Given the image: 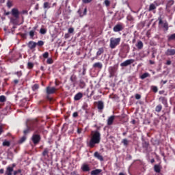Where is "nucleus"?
Masks as SVG:
<instances>
[{
	"label": "nucleus",
	"mask_w": 175,
	"mask_h": 175,
	"mask_svg": "<svg viewBox=\"0 0 175 175\" xmlns=\"http://www.w3.org/2000/svg\"><path fill=\"white\" fill-rule=\"evenodd\" d=\"M5 170H3V169H1L0 170V174H3Z\"/></svg>",
	"instance_id": "obj_63"
},
{
	"label": "nucleus",
	"mask_w": 175,
	"mask_h": 175,
	"mask_svg": "<svg viewBox=\"0 0 175 175\" xmlns=\"http://www.w3.org/2000/svg\"><path fill=\"white\" fill-rule=\"evenodd\" d=\"M168 40H175V33L172 34L171 36H168Z\"/></svg>",
	"instance_id": "obj_31"
},
{
	"label": "nucleus",
	"mask_w": 175,
	"mask_h": 175,
	"mask_svg": "<svg viewBox=\"0 0 175 175\" xmlns=\"http://www.w3.org/2000/svg\"><path fill=\"white\" fill-rule=\"evenodd\" d=\"M46 32H47L46 29L41 28L40 30V33H42V35H44L46 33Z\"/></svg>",
	"instance_id": "obj_42"
},
{
	"label": "nucleus",
	"mask_w": 175,
	"mask_h": 175,
	"mask_svg": "<svg viewBox=\"0 0 175 175\" xmlns=\"http://www.w3.org/2000/svg\"><path fill=\"white\" fill-rule=\"evenodd\" d=\"M77 132V133H78L79 135H80V133H81V132H83V129H80V128H78Z\"/></svg>",
	"instance_id": "obj_55"
},
{
	"label": "nucleus",
	"mask_w": 175,
	"mask_h": 175,
	"mask_svg": "<svg viewBox=\"0 0 175 175\" xmlns=\"http://www.w3.org/2000/svg\"><path fill=\"white\" fill-rule=\"evenodd\" d=\"M154 170L156 173H161V165H154Z\"/></svg>",
	"instance_id": "obj_21"
},
{
	"label": "nucleus",
	"mask_w": 175,
	"mask_h": 175,
	"mask_svg": "<svg viewBox=\"0 0 175 175\" xmlns=\"http://www.w3.org/2000/svg\"><path fill=\"white\" fill-rule=\"evenodd\" d=\"M73 32H75V29H73V27L68 29V33H73Z\"/></svg>",
	"instance_id": "obj_49"
},
{
	"label": "nucleus",
	"mask_w": 175,
	"mask_h": 175,
	"mask_svg": "<svg viewBox=\"0 0 175 175\" xmlns=\"http://www.w3.org/2000/svg\"><path fill=\"white\" fill-rule=\"evenodd\" d=\"M133 62H135V59H127L124 62L121 63L120 66L122 67L129 66V65H131V64H133Z\"/></svg>",
	"instance_id": "obj_7"
},
{
	"label": "nucleus",
	"mask_w": 175,
	"mask_h": 175,
	"mask_svg": "<svg viewBox=\"0 0 175 175\" xmlns=\"http://www.w3.org/2000/svg\"><path fill=\"white\" fill-rule=\"evenodd\" d=\"M100 127H98L97 130L92 131V137L89 142V147L93 148L95 147V144H99L100 143V133L99 132Z\"/></svg>",
	"instance_id": "obj_1"
},
{
	"label": "nucleus",
	"mask_w": 175,
	"mask_h": 175,
	"mask_svg": "<svg viewBox=\"0 0 175 175\" xmlns=\"http://www.w3.org/2000/svg\"><path fill=\"white\" fill-rule=\"evenodd\" d=\"M82 98H83V94L79 92L75 96L74 99L75 100H80V99Z\"/></svg>",
	"instance_id": "obj_16"
},
{
	"label": "nucleus",
	"mask_w": 175,
	"mask_h": 175,
	"mask_svg": "<svg viewBox=\"0 0 175 175\" xmlns=\"http://www.w3.org/2000/svg\"><path fill=\"white\" fill-rule=\"evenodd\" d=\"M3 147H10V142L5 140L3 142Z\"/></svg>",
	"instance_id": "obj_30"
},
{
	"label": "nucleus",
	"mask_w": 175,
	"mask_h": 175,
	"mask_svg": "<svg viewBox=\"0 0 175 175\" xmlns=\"http://www.w3.org/2000/svg\"><path fill=\"white\" fill-rule=\"evenodd\" d=\"M140 98H142V96L140 94H135V99L139 100L140 99Z\"/></svg>",
	"instance_id": "obj_54"
},
{
	"label": "nucleus",
	"mask_w": 175,
	"mask_h": 175,
	"mask_svg": "<svg viewBox=\"0 0 175 175\" xmlns=\"http://www.w3.org/2000/svg\"><path fill=\"white\" fill-rule=\"evenodd\" d=\"M25 140H27V137L23 136V137H22L19 139L18 143H20V144L24 143V142H25Z\"/></svg>",
	"instance_id": "obj_35"
},
{
	"label": "nucleus",
	"mask_w": 175,
	"mask_h": 175,
	"mask_svg": "<svg viewBox=\"0 0 175 175\" xmlns=\"http://www.w3.org/2000/svg\"><path fill=\"white\" fill-rule=\"evenodd\" d=\"M142 147L146 150V151L148 150V147H150V142L147 141H143Z\"/></svg>",
	"instance_id": "obj_11"
},
{
	"label": "nucleus",
	"mask_w": 175,
	"mask_h": 175,
	"mask_svg": "<svg viewBox=\"0 0 175 175\" xmlns=\"http://www.w3.org/2000/svg\"><path fill=\"white\" fill-rule=\"evenodd\" d=\"M29 35L30 38H33V36H35V30L30 31Z\"/></svg>",
	"instance_id": "obj_38"
},
{
	"label": "nucleus",
	"mask_w": 175,
	"mask_h": 175,
	"mask_svg": "<svg viewBox=\"0 0 175 175\" xmlns=\"http://www.w3.org/2000/svg\"><path fill=\"white\" fill-rule=\"evenodd\" d=\"M157 9V6L154 3H151L149 6V12H152V10H155Z\"/></svg>",
	"instance_id": "obj_26"
},
{
	"label": "nucleus",
	"mask_w": 175,
	"mask_h": 175,
	"mask_svg": "<svg viewBox=\"0 0 175 175\" xmlns=\"http://www.w3.org/2000/svg\"><path fill=\"white\" fill-rule=\"evenodd\" d=\"M103 107H105L103 102V101H98V110H103Z\"/></svg>",
	"instance_id": "obj_20"
},
{
	"label": "nucleus",
	"mask_w": 175,
	"mask_h": 175,
	"mask_svg": "<svg viewBox=\"0 0 175 175\" xmlns=\"http://www.w3.org/2000/svg\"><path fill=\"white\" fill-rule=\"evenodd\" d=\"M122 143L124 144V146H128V144H129V141H128L126 139H122Z\"/></svg>",
	"instance_id": "obj_33"
},
{
	"label": "nucleus",
	"mask_w": 175,
	"mask_h": 175,
	"mask_svg": "<svg viewBox=\"0 0 175 175\" xmlns=\"http://www.w3.org/2000/svg\"><path fill=\"white\" fill-rule=\"evenodd\" d=\"M7 6L9 9H10V8H12V6H13V3L12 1H10V0H8L7 2Z\"/></svg>",
	"instance_id": "obj_36"
},
{
	"label": "nucleus",
	"mask_w": 175,
	"mask_h": 175,
	"mask_svg": "<svg viewBox=\"0 0 175 175\" xmlns=\"http://www.w3.org/2000/svg\"><path fill=\"white\" fill-rule=\"evenodd\" d=\"M22 14H28V11H27V10H23V11H22Z\"/></svg>",
	"instance_id": "obj_59"
},
{
	"label": "nucleus",
	"mask_w": 175,
	"mask_h": 175,
	"mask_svg": "<svg viewBox=\"0 0 175 175\" xmlns=\"http://www.w3.org/2000/svg\"><path fill=\"white\" fill-rule=\"evenodd\" d=\"M81 169L83 172H90V167L87 164H83Z\"/></svg>",
	"instance_id": "obj_19"
},
{
	"label": "nucleus",
	"mask_w": 175,
	"mask_h": 175,
	"mask_svg": "<svg viewBox=\"0 0 175 175\" xmlns=\"http://www.w3.org/2000/svg\"><path fill=\"white\" fill-rule=\"evenodd\" d=\"M49 152H50V149H49V148H44V151L42 153V157H49Z\"/></svg>",
	"instance_id": "obj_13"
},
{
	"label": "nucleus",
	"mask_w": 175,
	"mask_h": 175,
	"mask_svg": "<svg viewBox=\"0 0 175 175\" xmlns=\"http://www.w3.org/2000/svg\"><path fill=\"white\" fill-rule=\"evenodd\" d=\"M44 9H50V3L49 2L44 3Z\"/></svg>",
	"instance_id": "obj_32"
},
{
	"label": "nucleus",
	"mask_w": 175,
	"mask_h": 175,
	"mask_svg": "<svg viewBox=\"0 0 175 175\" xmlns=\"http://www.w3.org/2000/svg\"><path fill=\"white\" fill-rule=\"evenodd\" d=\"M46 63L47 64H53V59H51V58H49V59H47V60H46Z\"/></svg>",
	"instance_id": "obj_53"
},
{
	"label": "nucleus",
	"mask_w": 175,
	"mask_h": 175,
	"mask_svg": "<svg viewBox=\"0 0 175 175\" xmlns=\"http://www.w3.org/2000/svg\"><path fill=\"white\" fill-rule=\"evenodd\" d=\"M153 92H158V88L157 86H152Z\"/></svg>",
	"instance_id": "obj_45"
},
{
	"label": "nucleus",
	"mask_w": 175,
	"mask_h": 175,
	"mask_svg": "<svg viewBox=\"0 0 175 175\" xmlns=\"http://www.w3.org/2000/svg\"><path fill=\"white\" fill-rule=\"evenodd\" d=\"M13 167H8L6 170H5V174L6 175H12L13 173Z\"/></svg>",
	"instance_id": "obj_12"
},
{
	"label": "nucleus",
	"mask_w": 175,
	"mask_h": 175,
	"mask_svg": "<svg viewBox=\"0 0 175 175\" xmlns=\"http://www.w3.org/2000/svg\"><path fill=\"white\" fill-rule=\"evenodd\" d=\"M105 53V49L103 48L98 49V51L96 53L97 57H99L101 54H103Z\"/></svg>",
	"instance_id": "obj_23"
},
{
	"label": "nucleus",
	"mask_w": 175,
	"mask_h": 175,
	"mask_svg": "<svg viewBox=\"0 0 175 175\" xmlns=\"http://www.w3.org/2000/svg\"><path fill=\"white\" fill-rule=\"evenodd\" d=\"M9 14H10V12H6V11H5V12H4L5 16H9Z\"/></svg>",
	"instance_id": "obj_60"
},
{
	"label": "nucleus",
	"mask_w": 175,
	"mask_h": 175,
	"mask_svg": "<svg viewBox=\"0 0 175 175\" xmlns=\"http://www.w3.org/2000/svg\"><path fill=\"white\" fill-rule=\"evenodd\" d=\"M85 14H87V8H85L83 11V15L85 16Z\"/></svg>",
	"instance_id": "obj_62"
},
{
	"label": "nucleus",
	"mask_w": 175,
	"mask_h": 175,
	"mask_svg": "<svg viewBox=\"0 0 175 175\" xmlns=\"http://www.w3.org/2000/svg\"><path fill=\"white\" fill-rule=\"evenodd\" d=\"M79 116V113L77 112H75L73 114H72V117L74 118H76V117H78Z\"/></svg>",
	"instance_id": "obj_57"
},
{
	"label": "nucleus",
	"mask_w": 175,
	"mask_h": 175,
	"mask_svg": "<svg viewBox=\"0 0 175 175\" xmlns=\"http://www.w3.org/2000/svg\"><path fill=\"white\" fill-rule=\"evenodd\" d=\"M32 124H33V121L29 122V120H27V122H26L27 129L23 131L24 135H28V133L33 129L32 128Z\"/></svg>",
	"instance_id": "obj_4"
},
{
	"label": "nucleus",
	"mask_w": 175,
	"mask_h": 175,
	"mask_svg": "<svg viewBox=\"0 0 175 175\" xmlns=\"http://www.w3.org/2000/svg\"><path fill=\"white\" fill-rule=\"evenodd\" d=\"M0 102H6V97L5 96H0Z\"/></svg>",
	"instance_id": "obj_39"
},
{
	"label": "nucleus",
	"mask_w": 175,
	"mask_h": 175,
	"mask_svg": "<svg viewBox=\"0 0 175 175\" xmlns=\"http://www.w3.org/2000/svg\"><path fill=\"white\" fill-rule=\"evenodd\" d=\"M80 85H81V86L82 87V88H83L85 87V83L83 81L81 80V81H80Z\"/></svg>",
	"instance_id": "obj_48"
},
{
	"label": "nucleus",
	"mask_w": 175,
	"mask_h": 175,
	"mask_svg": "<svg viewBox=\"0 0 175 175\" xmlns=\"http://www.w3.org/2000/svg\"><path fill=\"white\" fill-rule=\"evenodd\" d=\"M165 55H167V56L175 55V49H168L165 51Z\"/></svg>",
	"instance_id": "obj_9"
},
{
	"label": "nucleus",
	"mask_w": 175,
	"mask_h": 175,
	"mask_svg": "<svg viewBox=\"0 0 175 175\" xmlns=\"http://www.w3.org/2000/svg\"><path fill=\"white\" fill-rule=\"evenodd\" d=\"M14 84H18V80L15 79V80L14 81Z\"/></svg>",
	"instance_id": "obj_64"
},
{
	"label": "nucleus",
	"mask_w": 175,
	"mask_h": 175,
	"mask_svg": "<svg viewBox=\"0 0 175 175\" xmlns=\"http://www.w3.org/2000/svg\"><path fill=\"white\" fill-rule=\"evenodd\" d=\"M86 70H87V68H85V67H83V72H82L83 76H84L85 75V71Z\"/></svg>",
	"instance_id": "obj_56"
},
{
	"label": "nucleus",
	"mask_w": 175,
	"mask_h": 175,
	"mask_svg": "<svg viewBox=\"0 0 175 175\" xmlns=\"http://www.w3.org/2000/svg\"><path fill=\"white\" fill-rule=\"evenodd\" d=\"M109 73H110L111 76H114V74L116 73V68L110 67L109 68Z\"/></svg>",
	"instance_id": "obj_24"
},
{
	"label": "nucleus",
	"mask_w": 175,
	"mask_h": 175,
	"mask_svg": "<svg viewBox=\"0 0 175 175\" xmlns=\"http://www.w3.org/2000/svg\"><path fill=\"white\" fill-rule=\"evenodd\" d=\"M159 101L161 102V103H163V105H164L165 106L167 105V99H166L165 97H160L159 98Z\"/></svg>",
	"instance_id": "obj_14"
},
{
	"label": "nucleus",
	"mask_w": 175,
	"mask_h": 175,
	"mask_svg": "<svg viewBox=\"0 0 175 175\" xmlns=\"http://www.w3.org/2000/svg\"><path fill=\"white\" fill-rule=\"evenodd\" d=\"M70 174H71V175H80V174H79L77 173V172H76V171H74V172H71Z\"/></svg>",
	"instance_id": "obj_58"
},
{
	"label": "nucleus",
	"mask_w": 175,
	"mask_h": 175,
	"mask_svg": "<svg viewBox=\"0 0 175 175\" xmlns=\"http://www.w3.org/2000/svg\"><path fill=\"white\" fill-rule=\"evenodd\" d=\"M94 157L95 158H97V159H99V161H103V157L98 152H94Z\"/></svg>",
	"instance_id": "obj_15"
},
{
	"label": "nucleus",
	"mask_w": 175,
	"mask_h": 175,
	"mask_svg": "<svg viewBox=\"0 0 175 175\" xmlns=\"http://www.w3.org/2000/svg\"><path fill=\"white\" fill-rule=\"evenodd\" d=\"M162 111V106L161 105H158L155 108V111L157 113H161Z\"/></svg>",
	"instance_id": "obj_28"
},
{
	"label": "nucleus",
	"mask_w": 175,
	"mask_h": 175,
	"mask_svg": "<svg viewBox=\"0 0 175 175\" xmlns=\"http://www.w3.org/2000/svg\"><path fill=\"white\" fill-rule=\"evenodd\" d=\"M136 46L139 50H142L143 49V42L139 41L136 44Z\"/></svg>",
	"instance_id": "obj_25"
},
{
	"label": "nucleus",
	"mask_w": 175,
	"mask_h": 175,
	"mask_svg": "<svg viewBox=\"0 0 175 175\" xmlns=\"http://www.w3.org/2000/svg\"><path fill=\"white\" fill-rule=\"evenodd\" d=\"M83 3H91L92 2V0H82Z\"/></svg>",
	"instance_id": "obj_52"
},
{
	"label": "nucleus",
	"mask_w": 175,
	"mask_h": 175,
	"mask_svg": "<svg viewBox=\"0 0 175 175\" xmlns=\"http://www.w3.org/2000/svg\"><path fill=\"white\" fill-rule=\"evenodd\" d=\"M166 65H172V61L170 60L167 61Z\"/></svg>",
	"instance_id": "obj_61"
},
{
	"label": "nucleus",
	"mask_w": 175,
	"mask_h": 175,
	"mask_svg": "<svg viewBox=\"0 0 175 175\" xmlns=\"http://www.w3.org/2000/svg\"><path fill=\"white\" fill-rule=\"evenodd\" d=\"M27 68L29 69H32V68H33V63L32 62H28L27 63Z\"/></svg>",
	"instance_id": "obj_40"
},
{
	"label": "nucleus",
	"mask_w": 175,
	"mask_h": 175,
	"mask_svg": "<svg viewBox=\"0 0 175 175\" xmlns=\"http://www.w3.org/2000/svg\"><path fill=\"white\" fill-rule=\"evenodd\" d=\"M105 5L107 7L110 6V1H109V0H105Z\"/></svg>",
	"instance_id": "obj_46"
},
{
	"label": "nucleus",
	"mask_w": 175,
	"mask_h": 175,
	"mask_svg": "<svg viewBox=\"0 0 175 175\" xmlns=\"http://www.w3.org/2000/svg\"><path fill=\"white\" fill-rule=\"evenodd\" d=\"M93 68H98V69H102L103 65L100 62H96L93 65Z\"/></svg>",
	"instance_id": "obj_18"
},
{
	"label": "nucleus",
	"mask_w": 175,
	"mask_h": 175,
	"mask_svg": "<svg viewBox=\"0 0 175 175\" xmlns=\"http://www.w3.org/2000/svg\"><path fill=\"white\" fill-rule=\"evenodd\" d=\"M114 116H112L108 118L107 124L108 125H111L113 124V122L114 121Z\"/></svg>",
	"instance_id": "obj_22"
},
{
	"label": "nucleus",
	"mask_w": 175,
	"mask_h": 175,
	"mask_svg": "<svg viewBox=\"0 0 175 175\" xmlns=\"http://www.w3.org/2000/svg\"><path fill=\"white\" fill-rule=\"evenodd\" d=\"M163 27L165 28V31H167V29H169V24L167 22L164 23Z\"/></svg>",
	"instance_id": "obj_37"
},
{
	"label": "nucleus",
	"mask_w": 175,
	"mask_h": 175,
	"mask_svg": "<svg viewBox=\"0 0 175 175\" xmlns=\"http://www.w3.org/2000/svg\"><path fill=\"white\" fill-rule=\"evenodd\" d=\"M20 173H21V170H15L14 171L13 175L20 174Z\"/></svg>",
	"instance_id": "obj_44"
},
{
	"label": "nucleus",
	"mask_w": 175,
	"mask_h": 175,
	"mask_svg": "<svg viewBox=\"0 0 175 175\" xmlns=\"http://www.w3.org/2000/svg\"><path fill=\"white\" fill-rule=\"evenodd\" d=\"M44 44V42L40 40L36 43V46H43Z\"/></svg>",
	"instance_id": "obj_43"
},
{
	"label": "nucleus",
	"mask_w": 175,
	"mask_h": 175,
	"mask_svg": "<svg viewBox=\"0 0 175 175\" xmlns=\"http://www.w3.org/2000/svg\"><path fill=\"white\" fill-rule=\"evenodd\" d=\"M147 77H150V74L148 72H145L141 76L142 80H144V79H147Z\"/></svg>",
	"instance_id": "obj_29"
},
{
	"label": "nucleus",
	"mask_w": 175,
	"mask_h": 175,
	"mask_svg": "<svg viewBox=\"0 0 175 175\" xmlns=\"http://www.w3.org/2000/svg\"><path fill=\"white\" fill-rule=\"evenodd\" d=\"M120 42H121V38H111L109 47H111V49H116V47H117V46L120 44Z\"/></svg>",
	"instance_id": "obj_3"
},
{
	"label": "nucleus",
	"mask_w": 175,
	"mask_h": 175,
	"mask_svg": "<svg viewBox=\"0 0 175 175\" xmlns=\"http://www.w3.org/2000/svg\"><path fill=\"white\" fill-rule=\"evenodd\" d=\"M122 29H124V26L121 23L117 24L113 27L114 32H120V31H122Z\"/></svg>",
	"instance_id": "obj_8"
},
{
	"label": "nucleus",
	"mask_w": 175,
	"mask_h": 175,
	"mask_svg": "<svg viewBox=\"0 0 175 175\" xmlns=\"http://www.w3.org/2000/svg\"><path fill=\"white\" fill-rule=\"evenodd\" d=\"M46 91L47 95H51L53 94H55V92L57 91V88L54 87L48 86L46 88Z\"/></svg>",
	"instance_id": "obj_6"
},
{
	"label": "nucleus",
	"mask_w": 175,
	"mask_h": 175,
	"mask_svg": "<svg viewBox=\"0 0 175 175\" xmlns=\"http://www.w3.org/2000/svg\"><path fill=\"white\" fill-rule=\"evenodd\" d=\"M15 75H17L18 77H21V76L23 75V73L21 72V71H18L15 72Z\"/></svg>",
	"instance_id": "obj_50"
},
{
	"label": "nucleus",
	"mask_w": 175,
	"mask_h": 175,
	"mask_svg": "<svg viewBox=\"0 0 175 175\" xmlns=\"http://www.w3.org/2000/svg\"><path fill=\"white\" fill-rule=\"evenodd\" d=\"M102 173V170L96 169L91 172V175H98Z\"/></svg>",
	"instance_id": "obj_17"
},
{
	"label": "nucleus",
	"mask_w": 175,
	"mask_h": 175,
	"mask_svg": "<svg viewBox=\"0 0 175 175\" xmlns=\"http://www.w3.org/2000/svg\"><path fill=\"white\" fill-rule=\"evenodd\" d=\"M11 14L14 18H11L10 21L12 24L16 25V24H18V21H17V20L20 18V11H18V9L17 8H12Z\"/></svg>",
	"instance_id": "obj_2"
},
{
	"label": "nucleus",
	"mask_w": 175,
	"mask_h": 175,
	"mask_svg": "<svg viewBox=\"0 0 175 175\" xmlns=\"http://www.w3.org/2000/svg\"><path fill=\"white\" fill-rule=\"evenodd\" d=\"M42 57H43L44 58H49V52H45V53L43 54Z\"/></svg>",
	"instance_id": "obj_51"
},
{
	"label": "nucleus",
	"mask_w": 175,
	"mask_h": 175,
	"mask_svg": "<svg viewBox=\"0 0 175 175\" xmlns=\"http://www.w3.org/2000/svg\"><path fill=\"white\" fill-rule=\"evenodd\" d=\"M27 46L30 49V50H32L35 49V47H36V42L33 41H29Z\"/></svg>",
	"instance_id": "obj_10"
},
{
	"label": "nucleus",
	"mask_w": 175,
	"mask_h": 175,
	"mask_svg": "<svg viewBox=\"0 0 175 175\" xmlns=\"http://www.w3.org/2000/svg\"><path fill=\"white\" fill-rule=\"evenodd\" d=\"M31 140L33 144H39V142H40V135L39 134L33 135Z\"/></svg>",
	"instance_id": "obj_5"
},
{
	"label": "nucleus",
	"mask_w": 175,
	"mask_h": 175,
	"mask_svg": "<svg viewBox=\"0 0 175 175\" xmlns=\"http://www.w3.org/2000/svg\"><path fill=\"white\" fill-rule=\"evenodd\" d=\"M174 5V0H170L167 1V8H171Z\"/></svg>",
	"instance_id": "obj_27"
},
{
	"label": "nucleus",
	"mask_w": 175,
	"mask_h": 175,
	"mask_svg": "<svg viewBox=\"0 0 175 175\" xmlns=\"http://www.w3.org/2000/svg\"><path fill=\"white\" fill-rule=\"evenodd\" d=\"M77 77H76V75H72L71 77H70V80L72 83H75V81H76Z\"/></svg>",
	"instance_id": "obj_34"
},
{
	"label": "nucleus",
	"mask_w": 175,
	"mask_h": 175,
	"mask_svg": "<svg viewBox=\"0 0 175 175\" xmlns=\"http://www.w3.org/2000/svg\"><path fill=\"white\" fill-rule=\"evenodd\" d=\"M159 20V25H161V24H163V21H162V17L159 16L158 18Z\"/></svg>",
	"instance_id": "obj_47"
},
{
	"label": "nucleus",
	"mask_w": 175,
	"mask_h": 175,
	"mask_svg": "<svg viewBox=\"0 0 175 175\" xmlns=\"http://www.w3.org/2000/svg\"><path fill=\"white\" fill-rule=\"evenodd\" d=\"M39 89V85L38 84H34L33 86L32 87L33 91H36V90Z\"/></svg>",
	"instance_id": "obj_41"
}]
</instances>
